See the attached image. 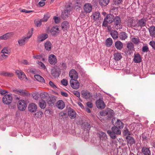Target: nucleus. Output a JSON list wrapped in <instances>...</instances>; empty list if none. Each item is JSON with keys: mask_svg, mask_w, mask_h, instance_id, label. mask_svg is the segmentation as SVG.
<instances>
[{"mask_svg": "<svg viewBox=\"0 0 155 155\" xmlns=\"http://www.w3.org/2000/svg\"><path fill=\"white\" fill-rule=\"evenodd\" d=\"M43 113L41 111L37 112L35 114V116L38 118H41L42 117Z\"/></svg>", "mask_w": 155, "mask_h": 155, "instance_id": "8fccbe9b", "label": "nucleus"}, {"mask_svg": "<svg viewBox=\"0 0 155 155\" xmlns=\"http://www.w3.org/2000/svg\"><path fill=\"white\" fill-rule=\"evenodd\" d=\"M52 46V44L49 41H47L45 43V49L47 51H51Z\"/></svg>", "mask_w": 155, "mask_h": 155, "instance_id": "c85d7f7f", "label": "nucleus"}, {"mask_svg": "<svg viewBox=\"0 0 155 155\" xmlns=\"http://www.w3.org/2000/svg\"><path fill=\"white\" fill-rule=\"evenodd\" d=\"M104 18V21L102 23V26L105 27H106L108 26V22Z\"/></svg>", "mask_w": 155, "mask_h": 155, "instance_id": "774afa93", "label": "nucleus"}, {"mask_svg": "<svg viewBox=\"0 0 155 155\" xmlns=\"http://www.w3.org/2000/svg\"><path fill=\"white\" fill-rule=\"evenodd\" d=\"M56 101V98L55 96H49L47 102L49 106H53L54 105Z\"/></svg>", "mask_w": 155, "mask_h": 155, "instance_id": "0eeeda50", "label": "nucleus"}, {"mask_svg": "<svg viewBox=\"0 0 155 155\" xmlns=\"http://www.w3.org/2000/svg\"><path fill=\"white\" fill-rule=\"evenodd\" d=\"M49 63L51 65H55L57 62V59L56 56L53 54L49 55L48 58Z\"/></svg>", "mask_w": 155, "mask_h": 155, "instance_id": "1a4fd4ad", "label": "nucleus"}, {"mask_svg": "<svg viewBox=\"0 0 155 155\" xmlns=\"http://www.w3.org/2000/svg\"><path fill=\"white\" fill-rule=\"evenodd\" d=\"M8 92L6 90L3 89H0V94L2 95L5 94L7 93H8Z\"/></svg>", "mask_w": 155, "mask_h": 155, "instance_id": "338daca9", "label": "nucleus"}, {"mask_svg": "<svg viewBox=\"0 0 155 155\" xmlns=\"http://www.w3.org/2000/svg\"><path fill=\"white\" fill-rule=\"evenodd\" d=\"M68 114L70 117L71 119L74 118L76 115V113L75 111L71 108L69 109L68 111Z\"/></svg>", "mask_w": 155, "mask_h": 155, "instance_id": "a211bd4d", "label": "nucleus"}, {"mask_svg": "<svg viewBox=\"0 0 155 155\" xmlns=\"http://www.w3.org/2000/svg\"><path fill=\"white\" fill-rule=\"evenodd\" d=\"M131 41L134 44L136 45L139 44L140 42L139 39L138 37L132 38Z\"/></svg>", "mask_w": 155, "mask_h": 155, "instance_id": "49530a36", "label": "nucleus"}, {"mask_svg": "<svg viewBox=\"0 0 155 155\" xmlns=\"http://www.w3.org/2000/svg\"><path fill=\"white\" fill-rule=\"evenodd\" d=\"M122 1V0H113L114 4L116 5H119Z\"/></svg>", "mask_w": 155, "mask_h": 155, "instance_id": "e2e57ef3", "label": "nucleus"}, {"mask_svg": "<svg viewBox=\"0 0 155 155\" xmlns=\"http://www.w3.org/2000/svg\"><path fill=\"white\" fill-rule=\"evenodd\" d=\"M34 77L38 81L42 83H45V81L44 78L40 75H34Z\"/></svg>", "mask_w": 155, "mask_h": 155, "instance_id": "e433bc0d", "label": "nucleus"}, {"mask_svg": "<svg viewBox=\"0 0 155 155\" xmlns=\"http://www.w3.org/2000/svg\"><path fill=\"white\" fill-rule=\"evenodd\" d=\"M112 40L111 38H108L107 39L106 41V43L107 46H110L112 44Z\"/></svg>", "mask_w": 155, "mask_h": 155, "instance_id": "de8ad7c7", "label": "nucleus"}, {"mask_svg": "<svg viewBox=\"0 0 155 155\" xmlns=\"http://www.w3.org/2000/svg\"><path fill=\"white\" fill-rule=\"evenodd\" d=\"M61 83L63 85L65 86L68 85V81L65 79H64L62 80L61 81Z\"/></svg>", "mask_w": 155, "mask_h": 155, "instance_id": "0e129e2a", "label": "nucleus"}, {"mask_svg": "<svg viewBox=\"0 0 155 155\" xmlns=\"http://www.w3.org/2000/svg\"><path fill=\"white\" fill-rule=\"evenodd\" d=\"M114 24L115 26L120 25L121 23V19L120 17L116 16L114 17Z\"/></svg>", "mask_w": 155, "mask_h": 155, "instance_id": "c756f323", "label": "nucleus"}, {"mask_svg": "<svg viewBox=\"0 0 155 155\" xmlns=\"http://www.w3.org/2000/svg\"><path fill=\"white\" fill-rule=\"evenodd\" d=\"M28 110L31 112H35L37 109L36 105L34 103L30 104L28 107Z\"/></svg>", "mask_w": 155, "mask_h": 155, "instance_id": "f8f14e48", "label": "nucleus"}, {"mask_svg": "<svg viewBox=\"0 0 155 155\" xmlns=\"http://www.w3.org/2000/svg\"><path fill=\"white\" fill-rule=\"evenodd\" d=\"M38 64L43 69H46V66L45 65L41 62H39Z\"/></svg>", "mask_w": 155, "mask_h": 155, "instance_id": "69168bd1", "label": "nucleus"}, {"mask_svg": "<svg viewBox=\"0 0 155 155\" xmlns=\"http://www.w3.org/2000/svg\"><path fill=\"white\" fill-rule=\"evenodd\" d=\"M27 104L25 101L23 100H20L18 102V107L21 111H24L25 110Z\"/></svg>", "mask_w": 155, "mask_h": 155, "instance_id": "20e7f679", "label": "nucleus"}, {"mask_svg": "<svg viewBox=\"0 0 155 155\" xmlns=\"http://www.w3.org/2000/svg\"><path fill=\"white\" fill-rule=\"evenodd\" d=\"M123 134L124 135H126L127 134L129 135H130V132L126 128H125L124 130Z\"/></svg>", "mask_w": 155, "mask_h": 155, "instance_id": "864d4df0", "label": "nucleus"}, {"mask_svg": "<svg viewBox=\"0 0 155 155\" xmlns=\"http://www.w3.org/2000/svg\"><path fill=\"white\" fill-rule=\"evenodd\" d=\"M109 0H100L99 4L102 6H106L109 3Z\"/></svg>", "mask_w": 155, "mask_h": 155, "instance_id": "ea45409f", "label": "nucleus"}, {"mask_svg": "<svg viewBox=\"0 0 155 155\" xmlns=\"http://www.w3.org/2000/svg\"><path fill=\"white\" fill-rule=\"evenodd\" d=\"M70 12L65 9L64 10V12H62L61 14L62 18L65 20L68 16V15L70 14Z\"/></svg>", "mask_w": 155, "mask_h": 155, "instance_id": "4c0bfd02", "label": "nucleus"}, {"mask_svg": "<svg viewBox=\"0 0 155 155\" xmlns=\"http://www.w3.org/2000/svg\"><path fill=\"white\" fill-rule=\"evenodd\" d=\"M141 152L144 155H150L151 152L149 148L145 147H142Z\"/></svg>", "mask_w": 155, "mask_h": 155, "instance_id": "cd10ccee", "label": "nucleus"}, {"mask_svg": "<svg viewBox=\"0 0 155 155\" xmlns=\"http://www.w3.org/2000/svg\"><path fill=\"white\" fill-rule=\"evenodd\" d=\"M142 59L140 54L138 53L134 54V61L136 63L141 62Z\"/></svg>", "mask_w": 155, "mask_h": 155, "instance_id": "412c9836", "label": "nucleus"}, {"mask_svg": "<svg viewBox=\"0 0 155 155\" xmlns=\"http://www.w3.org/2000/svg\"><path fill=\"white\" fill-rule=\"evenodd\" d=\"M41 99H45L46 101L49 98V96L48 94L47 93H41Z\"/></svg>", "mask_w": 155, "mask_h": 155, "instance_id": "37998d69", "label": "nucleus"}, {"mask_svg": "<svg viewBox=\"0 0 155 155\" xmlns=\"http://www.w3.org/2000/svg\"><path fill=\"white\" fill-rule=\"evenodd\" d=\"M92 6L89 3H85L83 6V9L84 12L86 13H89L92 10Z\"/></svg>", "mask_w": 155, "mask_h": 155, "instance_id": "9d476101", "label": "nucleus"}, {"mask_svg": "<svg viewBox=\"0 0 155 155\" xmlns=\"http://www.w3.org/2000/svg\"><path fill=\"white\" fill-rule=\"evenodd\" d=\"M142 137L143 140H147L149 139L148 134H142Z\"/></svg>", "mask_w": 155, "mask_h": 155, "instance_id": "6e6d98bb", "label": "nucleus"}, {"mask_svg": "<svg viewBox=\"0 0 155 155\" xmlns=\"http://www.w3.org/2000/svg\"><path fill=\"white\" fill-rule=\"evenodd\" d=\"M70 84L71 87L74 89H77L79 87V83L77 80L71 79Z\"/></svg>", "mask_w": 155, "mask_h": 155, "instance_id": "39448f33", "label": "nucleus"}, {"mask_svg": "<svg viewBox=\"0 0 155 155\" xmlns=\"http://www.w3.org/2000/svg\"><path fill=\"white\" fill-rule=\"evenodd\" d=\"M83 124L84 125L85 129H86L87 130H90L91 128V126L90 124L87 122H84Z\"/></svg>", "mask_w": 155, "mask_h": 155, "instance_id": "603ef678", "label": "nucleus"}, {"mask_svg": "<svg viewBox=\"0 0 155 155\" xmlns=\"http://www.w3.org/2000/svg\"><path fill=\"white\" fill-rule=\"evenodd\" d=\"M149 51L148 47L147 46H143L142 48V51L143 52H147Z\"/></svg>", "mask_w": 155, "mask_h": 155, "instance_id": "bf43d9fd", "label": "nucleus"}, {"mask_svg": "<svg viewBox=\"0 0 155 155\" xmlns=\"http://www.w3.org/2000/svg\"><path fill=\"white\" fill-rule=\"evenodd\" d=\"M12 94H6L3 97L2 101L4 104L9 105L12 103Z\"/></svg>", "mask_w": 155, "mask_h": 155, "instance_id": "f03ea898", "label": "nucleus"}, {"mask_svg": "<svg viewBox=\"0 0 155 155\" xmlns=\"http://www.w3.org/2000/svg\"><path fill=\"white\" fill-rule=\"evenodd\" d=\"M54 19L55 23L58 24L60 23V18L59 17L54 16Z\"/></svg>", "mask_w": 155, "mask_h": 155, "instance_id": "052dcab7", "label": "nucleus"}, {"mask_svg": "<svg viewBox=\"0 0 155 155\" xmlns=\"http://www.w3.org/2000/svg\"><path fill=\"white\" fill-rule=\"evenodd\" d=\"M96 104L97 107L98 108L104 109L105 107V105L103 101L100 99L96 101Z\"/></svg>", "mask_w": 155, "mask_h": 155, "instance_id": "9b49d317", "label": "nucleus"}, {"mask_svg": "<svg viewBox=\"0 0 155 155\" xmlns=\"http://www.w3.org/2000/svg\"><path fill=\"white\" fill-rule=\"evenodd\" d=\"M128 25L130 27H132L134 25V22L135 21H134L133 18H130L127 20Z\"/></svg>", "mask_w": 155, "mask_h": 155, "instance_id": "a19ab883", "label": "nucleus"}, {"mask_svg": "<svg viewBox=\"0 0 155 155\" xmlns=\"http://www.w3.org/2000/svg\"><path fill=\"white\" fill-rule=\"evenodd\" d=\"M15 73L18 76L19 78L21 80H23L24 78H25L26 79H27L26 76L23 72L18 70H17Z\"/></svg>", "mask_w": 155, "mask_h": 155, "instance_id": "4468645a", "label": "nucleus"}, {"mask_svg": "<svg viewBox=\"0 0 155 155\" xmlns=\"http://www.w3.org/2000/svg\"><path fill=\"white\" fill-rule=\"evenodd\" d=\"M48 36V35L47 34H42L40 35L38 37V42H40L43 41L47 38Z\"/></svg>", "mask_w": 155, "mask_h": 155, "instance_id": "dca6fc26", "label": "nucleus"}, {"mask_svg": "<svg viewBox=\"0 0 155 155\" xmlns=\"http://www.w3.org/2000/svg\"><path fill=\"white\" fill-rule=\"evenodd\" d=\"M114 59L116 61H118L122 58L121 54L119 52L115 53L114 54Z\"/></svg>", "mask_w": 155, "mask_h": 155, "instance_id": "72a5a7b5", "label": "nucleus"}, {"mask_svg": "<svg viewBox=\"0 0 155 155\" xmlns=\"http://www.w3.org/2000/svg\"><path fill=\"white\" fill-rule=\"evenodd\" d=\"M13 33L12 32L8 33L0 37L1 40H7L12 36Z\"/></svg>", "mask_w": 155, "mask_h": 155, "instance_id": "f3484780", "label": "nucleus"}, {"mask_svg": "<svg viewBox=\"0 0 155 155\" xmlns=\"http://www.w3.org/2000/svg\"><path fill=\"white\" fill-rule=\"evenodd\" d=\"M119 128L116 127L115 125L111 128V131L116 133L117 135H119L121 134V131L119 129Z\"/></svg>", "mask_w": 155, "mask_h": 155, "instance_id": "2f4dec72", "label": "nucleus"}, {"mask_svg": "<svg viewBox=\"0 0 155 155\" xmlns=\"http://www.w3.org/2000/svg\"><path fill=\"white\" fill-rule=\"evenodd\" d=\"M108 110H109L107 113L106 114L109 117H111L114 115V111L110 109Z\"/></svg>", "mask_w": 155, "mask_h": 155, "instance_id": "a18cd8bd", "label": "nucleus"}, {"mask_svg": "<svg viewBox=\"0 0 155 155\" xmlns=\"http://www.w3.org/2000/svg\"><path fill=\"white\" fill-rule=\"evenodd\" d=\"M115 46L117 50H120L123 48V45L122 42L118 41L115 42Z\"/></svg>", "mask_w": 155, "mask_h": 155, "instance_id": "a878e982", "label": "nucleus"}, {"mask_svg": "<svg viewBox=\"0 0 155 155\" xmlns=\"http://www.w3.org/2000/svg\"><path fill=\"white\" fill-rule=\"evenodd\" d=\"M126 139L127 140V142L128 144H129L130 146H131L133 144L135 143V140L133 137L127 136L126 137Z\"/></svg>", "mask_w": 155, "mask_h": 155, "instance_id": "ddd939ff", "label": "nucleus"}, {"mask_svg": "<svg viewBox=\"0 0 155 155\" xmlns=\"http://www.w3.org/2000/svg\"><path fill=\"white\" fill-rule=\"evenodd\" d=\"M13 91L16 94H18L22 96H27L29 95H30L29 93H28V91L23 89L19 90L17 89L13 90Z\"/></svg>", "mask_w": 155, "mask_h": 155, "instance_id": "423d86ee", "label": "nucleus"}, {"mask_svg": "<svg viewBox=\"0 0 155 155\" xmlns=\"http://www.w3.org/2000/svg\"><path fill=\"white\" fill-rule=\"evenodd\" d=\"M114 125L119 129H121L124 127V124L120 120L118 119L115 122Z\"/></svg>", "mask_w": 155, "mask_h": 155, "instance_id": "4be33fe9", "label": "nucleus"}, {"mask_svg": "<svg viewBox=\"0 0 155 155\" xmlns=\"http://www.w3.org/2000/svg\"><path fill=\"white\" fill-rule=\"evenodd\" d=\"M127 48L129 51H132L134 50V45L132 42L128 43L127 44Z\"/></svg>", "mask_w": 155, "mask_h": 155, "instance_id": "58836bf2", "label": "nucleus"}, {"mask_svg": "<svg viewBox=\"0 0 155 155\" xmlns=\"http://www.w3.org/2000/svg\"><path fill=\"white\" fill-rule=\"evenodd\" d=\"M69 75L71 79L77 80L78 78V74L77 71L74 69H72L70 71Z\"/></svg>", "mask_w": 155, "mask_h": 155, "instance_id": "6e6552de", "label": "nucleus"}, {"mask_svg": "<svg viewBox=\"0 0 155 155\" xmlns=\"http://www.w3.org/2000/svg\"><path fill=\"white\" fill-rule=\"evenodd\" d=\"M1 53L3 54H8L9 52L6 47H4L3 49L2 50L1 52Z\"/></svg>", "mask_w": 155, "mask_h": 155, "instance_id": "5fc2aeb1", "label": "nucleus"}, {"mask_svg": "<svg viewBox=\"0 0 155 155\" xmlns=\"http://www.w3.org/2000/svg\"><path fill=\"white\" fill-rule=\"evenodd\" d=\"M98 135L100 140H105L107 139V135L104 132L100 131L99 132Z\"/></svg>", "mask_w": 155, "mask_h": 155, "instance_id": "5701e85b", "label": "nucleus"}, {"mask_svg": "<svg viewBox=\"0 0 155 155\" xmlns=\"http://www.w3.org/2000/svg\"><path fill=\"white\" fill-rule=\"evenodd\" d=\"M70 25L69 23L67 21H63L61 24V27L63 31H65L69 28Z\"/></svg>", "mask_w": 155, "mask_h": 155, "instance_id": "6ab92c4d", "label": "nucleus"}, {"mask_svg": "<svg viewBox=\"0 0 155 155\" xmlns=\"http://www.w3.org/2000/svg\"><path fill=\"white\" fill-rule=\"evenodd\" d=\"M49 18V17L48 15L45 14L44 15V18H43L41 19V21H42L43 22L46 21Z\"/></svg>", "mask_w": 155, "mask_h": 155, "instance_id": "13d9d810", "label": "nucleus"}, {"mask_svg": "<svg viewBox=\"0 0 155 155\" xmlns=\"http://www.w3.org/2000/svg\"><path fill=\"white\" fill-rule=\"evenodd\" d=\"M149 45L155 50V41H151L150 42Z\"/></svg>", "mask_w": 155, "mask_h": 155, "instance_id": "680f3d73", "label": "nucleus"}, {"mask_svg": "<svg viewBox=\"0 0 155 155\" xmlns=\"http://www.w3.org/2000/svg\"><path fill=\"white\" fill-rule=\"evenodd\" d=\"M119 37L121 40H125L127 38L128 35L125 32H122L119 34Z\"/></svg>", "mask_w": 155, "mask_h": 155, "instance_id": "b1692460", "label": "nucleus"}, {"mask_svg": "<svg viewBox=\"0 0 155 155\" xmlns=\"http://www.w3.org/2000/svg\"><path fill=\"white\" fill-rule=\"evenodd\" d=\"M81 94L82 97L87 100H90L92 95L87 90H83L81 92Z\"/></svg>", "mask_w": 155, "mask_h": 155, "instance_id": "7ed1b4c3", "label": "nucleus"}, {"mask_svg": "<svg viewBox=\"0 0 155 155\" xmlns=\"http://www.w3.org/2000/svg\"><path fill=\"white\" fill-rule=\"evenodd\" d=\"M81 4L78 2H77L75 4V8L77 9L80 10L81 8Z\"/></svg>", "mask_w": 155, "mask_h": 155, "instance_id": "4d7b16f0", "label": "nucleus"}, {"mask_svg": "<svg viewBox=\"0 0 155 155\" xmlns=\"http://www.w3.org/2000/svg\"><path fill=\"white\" fill-rule=\"evenodd\" d=\"M33 31V28H32L31 30L29 31L28 32V33L29 34V36L23 37V38L18 41V43L20 46H22L25 45V42H27L28 39L30 38L32 35Z\"/></svg>", "mask_w": 155, "mask_h": 155, "instance_id": "f257e3e1", "label": "nucleus"}, {"mask_svg": "<svg viewBox=\"0 0 155 155\" xmlns=\"http://www.w3.org/2000/svg\"><path fill=\"white\" fill-rule=\"evenodd\" d=\"M146 20L143 18H142L138 21V27H140L141 28L144 26L146 25Z\"/></svg>", "mask_w": 155, "mask_h": 155, "instance_id": "393cba45", "label": "nucleus"}, {"mask_svg": "<svg viewBox=\"0 0 155 155\" xmlns=\"http://www.w3.org/2000/svg\"><path fill=\"white\" fill-rule=\"evenodd\" d=\"M39 107L41 109H44L46 106V104L45 101L43 100H39L38 102Z\"/></svg>", "mask_w": 155, "mask_h": 155, "instance_id": "473e14b6", "label": "nucleus"}, {"mask_svg": "<svg viewBox=\"0 0 155 155\" xmlns=\"http://www.w3.org/2000/svg\"><path fill=\"white\" fill-rule=\"evenodd\" d=\"M114 17L112 14H110L107 15L104 19L107 21L108 23L111 24L113 21Z\"/></svg>", "mask_w": 155, "mask_h": 155, "instance_id": "2eb2a0df", "label": "nucleus"}, {"mask_svg": "<svg viewBox=\"0 0 155 155\" xmlns=\"http://www.w3.org/2000/svg\"><path fill=\"white\" fill-rule=\"evenodd\" d=\"M72 8L71 6V4H68L66 6V8H65V10H67V11L69 12H70L72 10Z\"/></svg>", "mask_w": 155, "mask_h": 155, "instance_id": "3c124183", "label": "nucleus"}, {"mask_svg": "<svg viewBox=\"0 0 155 155\" xmlns=\"http://www.w3.org/2000/svg\"><path fill=\"white\" fill-rule=\"evenodd\" d=\"M148 29L150 35L153 37H155V27L151 26Z\"/></svg>", "mask_w": 155, "mask_h": 155, "instance_id": "7c9ffc66", "label": "nucleus"}, {"mask_svg": "<svg viewBox=\"0 0 155 155\" xmlns=\"http://www.w3.org/2000/svg\"><path fill=\"white\" fill-rule=\"evenodd\" d=\"M107 133L110 137L113 139H115L116 138V134L110 130H108Z\"/></svg>", "mask_w": 155, "mask_h": 155, "instance_id": "79ce46f5", "label": "nucleus"}, {"mask_svg": "<svg viewBox=\"0 0 155 155\" xmlns=\"http://www.w3.org/2000/svg\"><path fill=\"white\" fill-rule=\"evenodd\" d=\"M13 74L11 72H6L3 71L0 73V75H2L5 77H12L13 76Z\"/></svg>", "mask_w": 155, "mask_h": 155, "instance_id": "f704fd0d", "label": "nucleus"}, {"mask_svg": "<svg viewBox=\"0 0 155 155\" xmlns=\"http://www.w3.org/2000/svg\"><path fill=\"white\" fill-rule=\"evenodd\" d=\"M110 35L114 39H116L119 37V35L117 31L112 30L110 31Z\"/></svg>", "mask_w": 155, "mask_h": 155, "instance_id": "bb28decb", "label": "nucleus"}, {"mask_svg": "<svg viewBox=\"0 0 155 155\" xmlns=\"http://www.w3.org/2000/svg\"><path fill=\"white\" fill-rule=\"evenodd\" d=\"M56 106L58 109H62L64 107L65 104L63 101L59 100L57 102Z\"/></svg>", "mask_w": 155, "mask_h": 155, "instance_id": "aec40b11", "label": "nucleus"}, {"mask_svg": "<svg viewBox=\"0 0 155 155\" xmlns=\"http://www.w3.org/2000/svg\"><path fill=\"white\" fill-rule=\"evenodd\" d=\"M52 75L55 78L59 76L60 73L57 69H54L51 70Z\"/></svg>", "mask_w": 155, "mask_h": 155, "instance_id": "c9c22d12", "label": "nucleus"}, {"mask_svg": "<svg viewBox=\"0 0 155 155\" xmlns=\"http://www.w3.org/2000/svg\"><path fill=\"white\" fill-rule=\"evenodd\" d=\"M93 16L94 19L99 20L100 17V14L98 12H96L93 14Z\"/></svg>", "mask_w": 155, "mask_h": 155, "instance_id": "c03bdc74", "label": "nucleus"}, {"mask_svg": "<svg viewBox=\"0 0 155 155\" xmlns=\"http://www.w3.org/2000/svg\"><path fill=\"white\" fill-rule=\"evenodd\" d=\"M51 35L53 36H56L58 35L59 34V32L58 31H55V30L54 29L52 28L51 30Z\"/></svg>", "mask_w": 155, "mask_h": 155, "instance_id": "09e8293b", "label": "nucleus"}]
</instances>
